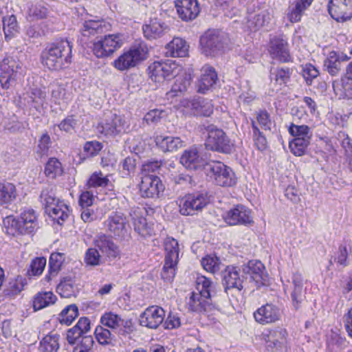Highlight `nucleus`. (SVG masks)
Returning a JSON list of instances; mask_svg holds the SVG:
<instances>
[{"label": "nucleus", "mask_w": 352, "mask_h": 352, "mask_svg": "<svg viewBox=\"0 0 352 352\" xmlns=\"http://www.w3.org/2000/svg\"><path fill=\"white\" fill-rule=\"evenodd\" d=\"M72 47L67 40L52 43L43 52V63L51 70L67 67L72 62Z\"/></svg>", "instance_id": "f257e3e1"}, {"label": "nucleus", "mask_w": 352, "mask_h": 352, "mask_svg": "<svg viewBox=\"0 0 352 352\" xmlns=\"http://www.w3.org/2000/svg\"><path fill=\"white\" fill-rule=\"evenodd\" d=\"M197 289L199 292L192 293L188 302L190 310L202 312L217 309L218 305L212 300L214 297L212 294V281L205 276H201L197 278Z\"/></svg>", "instance_id": "f03ea898"}, {"label": "nucleus", "mask_w": 352, "mask_h": 352, "mask_svg": "<svg viewBox=\"0 0 352 352\" xmlns=\"http://www.w3.org/2000/svg\"><path fill=\"white\" fill-rule=\"evenodd\" d=\"M207 177L216 185L232 187L236 185L237 178L232 169L219 161L207 162L204 166Z\"/></svg>", "instance_id": "7ed1b4c3"}, {"label": "nucleus", "mask_w": 352, "mask_h": 352, "mask_svg": "<svg viewBox=\"0 0 352 352\" xmlns=\"http://www.w3.org/2000/svg\"><path fill=\"white\" fill-rule=\"evenodd\" d=\"M148 52V49L145 43L135 44L116 58L113 65L121 72L128 70L146 59Z\"/></svg>", "instance_id": "20e7f679"}, {"label": "nucleus", "mask_w": 352, "mask_h": 352, "mask_svg": "<svg viewBox=\"0 0 352 352\" xmlns=\"http://www.w3.org/2000/svg\"><path fill=\"white\" fill-rule=\"evenodd\" d=\"M226 34L218 30H209L199 40L202 54L206 56L214 57L220 54L226 45Z\"/></svg>", "instance_id": "39448f33"}, {"label": "nucleus", "mask_w": 352, "mask_h": 352, "mask_svg": "<svg viewBox=\"0 0 352 352\" xmlns=\"http://www.w3.org/2000/svg\"><path fill=\"white\" fill-rule=\"evenodd\" d=\"M165 258L164 265L161 273L162 278L171 282L175 278L179 261V243L173 238L168 237L164 241Z\"/></svg>", "instance_id": "423d86ee"}, {"label": "nucleus", "mask_w": 352, "mask_h": 352, "mask_svg": "<svg viewBox=\"0 0 352 352\" xmlns=\"http://www.w3.org/2000/svg\"><path fill=\"white\" fill-rule=\"evenodd\" d=\"M129 129V124L124 117L112 112L106 113L103 120L97 126L100 133L109 137L120 135L126 133Z\"/></svg>", "instance_id": "0eeeda50"}, {"label": "nucleus", "mask_w": 352, "mask_h": 352, "mask_svg": "<svg viewBox=\"0 0 352 352\" xmlns=\"http://www.w3.org/2000/svg\"><path fill=\"white\" fill-rule=\"evenodd\" d=\"M206 146L210 150L226 154L231 153L234 149V143L226 133L214 126H208Z\"/></svg>", "instance_id": "6e6552de"}, {"label": "nucleus", "mask_w": 352, "mask_h": 352, "mask_svg": "<svg viewBox=\"0 0 352 352\" xmlns=\"http://www.w3.org/2000/svg\"><path fill=\"white\" fill-rule=\"evenodd\" d=\"M21 63L13 57H6L0 63V87L9 89L14 86L21 73Z\"/></svg>", "instance_id": "1a4fd4ad"}, {"label": "nucleus", "mask_w": 352, "mask_h": 352, "mask_svg": "<svg viewBox=\"0 0 352 352\" xmlns=\"http://www.w3.org/2000/svg\"><path fill=\"white\" fill-rule=\"evenodd\" d=\"M206 192H197L187 194L178 200L179 212L184 216L194 215L201 211L208 204Z\"/></svg>", "instance_id": "9d476101"}, {"label": "nucleus", "mask_w": 352, "mask_h": 352, "mask_svg": "<svg viewBox=\"0 0 352 352\" xmlns=\"http://www.w3.org/2000/svg\"><path fill=\"white\" fill-rule=\"evenodd\" d=\"M148 70L153 81L161 82L175 77L179 68L172 62L155 61L149 65Z\"/></svg>", "instance_id": "9b49d317"}, {"label": "nucleus", "mask_w": 352, "mask_h": 352, "mask_svg": "<svg viewBox=\"0 0 352 352\" xmlns=\"http://www.w3.org/2000/svg\"><path fill=\"white\" fill-rule=\"evenodd\" d=\"M100 322L110 328L115 334L124 336L131 331V322L113 312L104 314L100 318Z\"/></svg>", "instance_id": "f8f14e48"}, {"label": "nucleus", "mask_w": 352, "mask_h": 352, "mask_svg": "<svg viewBox=\"0 0 352 352\" xmlns=\"http://www.w3.org/2000/svg\"><path fill=\"white\" fill-rule=\"evenodd\" d=\"M223 219L230 226H251L254 223L251 210L243 205H237L227 211Z\"/></svg>", "instance_id": "ddd939ff"}, {"label": "nucleus", "mask_w": 352, "mask_h": 352, "mask_svg": "<svg viewBox=\"0 0 352 352\" xmlns=\"http://www.w3.org/2000/svg\"><path fill=\"white\" fill-rule=\"evenodd\" d=\"M287 332L286 329L276 328L263 334L267 352H283L286 348Z\"/></svg>", "instance_id": "4468645a"}, {"label": "nucleus", "mask_w": 352, "mask_h": 352, "mask_svg": "<svg viewBox=\"0 0 352 352\" xmlns=\"http://www.w3.org/2000/svg\"><path fill=\"white\" fill-rule=\"evenodd\" d=\"M107 230L114 236L123 238L129 228L126 217L120 212H113L109 215L106 222Z\"/></svg>", "instance_id": "2eb2a0df"}, {"label": "nucleus", "mask_w": 352, "mask_h": 352, "mask_svg": "<svg viewBox=\"0 0 352 352\" xmlns=\"http://www.w3.org/2000/svg\"><path fill=\"white\" fill-rule=\"evenodd\" d=\"M164 190V186L156 175L142 176V181L140 184V191L142 197L146 198H156Z\"/></svg>", "instance_id": "dca6fc26"}, {"label": "nucleus", "mask_w": 352, "mask_h": 352, "mask_svg": "<svg viewBox=\"0 0 352 352\" xmlns=\"http://www.w3.org/2000/svg\"><path fill=\"white\" fill-rule=\"evenodd\" d=\"M328 11L338 21L350 19L352 17V0H329Z\"/></svg>", "instance_id": "f3484780"}, {"label": "nucleus", "mask_w": 352, "mask_h": 352, "mask_svg": "<svg viewBox=\"0 0 352 352\" xmlns=\"http://www.w3.org/2000/svg\"><path fill=\"white\" fill-rule=\"evenodd\" d=\"M165 311L158 306H151L140 315V324L150 329H156L164 320Z\"/></svg>", "instance_id": "a211bd4d"}, {"label": "nucleus", "mask_w": 352, "mask_h": 352, "mask_svg": "<svg viewBox=\"0 0 352 352\" xmlns=\"http://www.w3.org/2000/svg\"><path fill=\"white\" fill-rule=\"evenodd\" d=\"M269 52L273 58L280 62L287 63L292 59L287 41L283 36H274L270 39Z\"/></svg>", "instance_id": "6ab92c4d"}, {"label": "nucleus", "mask_w": 352, "mask_h": 352, "mask_svg": "<svg viewBox=\"0 0 352 352\" xmlns=\"http://www.w3.org/2000/svg\"><path fill=\"white\" fill-rule=\"evenodd\" d=\"M175 5L179 18L184 21L195 19L200 12L197 0H175Z\"/></svg>", "instance_id": "aec40b11"}, {"label": "nucleus", "mask_w": 352, "mask_h": 352, "mask_svg": "<svg viewBox=\"0 0 352 352\" xmlns=\"http://www.w3.org/2000/svg\"><path fill=\"white\" fill-rule=\"evenodd\" d=\"M243 272L250 276V278L256 283L257 287L264 285L267 276L264 265L259 261H250L243 266Z\"/></svg>", "instance_id": "412c9836"}, {"label": "nucleus", "mask_w": 352, "mask_h": 352, "mask_svg": "<svg viewBox=\"0 0 352 352\" xmlns=\"http://www.w3.org/2000/svg\"><path fill=\"white\" fill-rule=\"evenodd\" d=\"M254 317L261 324H270L280 319V311L276 305L267 303L258 308L254 313Z\"/></svg>", "instance_id": "4be33fe9"}, {"label": "nucleus", "mask_w": 352, "mask_h": 352, "mask_svg": "<svg viewBox=\"0 0 352 352\" xmlns=\"http://www.w3.org/2000/svg\"><path fill=\"white\" fill-rule=\"evenodd\" d=\"M240 269L234 266H226L222 270L223 283L225 290L236 289L238 291L243 289V279L239 275Z\"/></svg>", "instance_id": "5701e85b"}, {"label": "nucleus", "mask_w": 352, "mask_h": 352, "mask_svg": "<svg viewBox=\"0 0 352 352\" xmlns=\"http://www.w3.org/2000/svg\"><path fill=\"white\" fill-rule=\"evenodd\" d=\"M218 80L217 73L215 69L208 65H205L201 69V75L197 84V91L205 94L212 89Z\"/></svg>", "instance_id": "b1692460"}, {"label": "nucleus", "mask_w": 352, "mask_h": 352, "mask_svg": "<svg viewBox=\"0 0 352 352\" xmlns=\"http://www.w3.org/2000/svg\"><path fill=\"white\" fill-rule=\"evenodd\" d=\"M129 216L133 221L135 231L140 235L146 237L153 234V227L148 224L146 219L143 217L142 211L140 208H131Z\"/></svg>", "instance_id": "393cba45"}, {"label": "nucleus", "mask_w": 352, "mask_h": 352, "mask_svg": "<svg viewBox=\"0 0 352 352\" xmlns=\"http://www.w3.org/2000/svg\"><path fill=\"white\" fill-rule=\"evenodd\" d=\"M180 162L190 170H197L202 166L204 168L206 164L196 147L185 150L180 157Z\"/></svg>", "instance_id": "a878e982"}, {"label": "nucleus", "mask_w": 352, "mask_h": 352, "mask_svg": "<svg viewBox=\"0 0 352 352\" xmlns=\"http://www.w3.org/2000/svg\"><path fill=\"white\" fill-rule=\"evenodd\" d=\"M111 28V24L103 19H89L84 22L82 34L85 36L102 34L109 31Z\"/></svg>", "instance_id": "bb28decb"}, {"label": "nucleus", "mask_w": 352, "mask_h": 352, "mask_svg": "<svg viewBox=\"0 0 352 352\" xmlns=\"http://www.w3.org/2000/svg\"><path fill=\"white\" fill-rule=\"evenodd\" d=\"M292 291L291 299L292 305L298 309L305 299V289L303 288L304 279L299 273H295L292 277Z\"/></svg>", "instance_id": "cd10ccee"}, {"label": "nucleus", "mask_w": 352, "mask_h": 352, "mask_svg": "<svg viewBox=\"0 0 352 352\" xmlns=\"http://www.w3.org/2000/svg\"><path fill=\"white\" fill-rule=\"evenodd\" d=\"M95 246L104 254L110 258H116L119 255L118 247L113 243L111 238L104 234H98L94 239Z\"/></svg>", "instance_id": "c85d7f7f"}, {"label": "nucleus", "mask_w": 352, "mask_h": 352, "mask_svg": "<svg viewBox=\"0 0 352 352\" xmlns=\"http://www.w3.org/2000/svg\"><path fill=\"white\" fill-rule=\"evenodd\" d=\"M157 146L163 152H174L184 146V142L179 137L157 135L155 137Z\"/></svg>", "instance_id": "c756f323"}, {"label": "nucleus", "mask_w": 352, "mask_h": 352, "mask_svg": "<svg viewBox=\"0 0 352 352\" xmlns=\"http://www.w3.org/2000/svg\"><path fill=\"white\" fill-rule=\"evenodd\" d=\"M349 59L346 54L332 51L324 60V67L330 75L336 76L341 69L342 63Z\"/></svg>", "instance_id": "7c9ffc66"}, {"label": "nucleus", "mask_w": 352, "mask_h": 352, "mask_svg": "<svg viewBox=\"0 0 352 352\" xmlns=\"http://www.w3.org/2000/svg\"><path fill=\"white\" fill-rule=\"evenodd\" d=\"M18 219L25 234H32L38 228L37 215L33 209H25Z\"/></svg>", "instance_id": "2f4dec72"}, {"label": "nucleus", "mask_w": 352, "mask_h": 352, "mask_svg": "<svg viewBox=\"0 0 352 352\" xmlns=\"http://www.w3.org/2000/svg\"><path fill=\"white\" fill-rule=\"evenodd\" d=\"M189 45L179 37H175L166 46V55L170 57H185L188 54Z\"/></svg>", "instance_id": "473e14b6"}, {"label": "nucleus", "mask_w": 352, "mask_h": 352, "mask_svg": "<svg viewBox=\"0 0 352 352\" xmlns=\"http://www.w3.org/2000/svg\"><path fill=\"white\" fill-rule=\"evenodd\" d=\"M270 19V13L266 10H261L258 13H248L246 19V25L250 31H256L268 24Z\"/></svg>", "instance_id": "72a5a7b5"}, {"label": "nucleus", "mask_w": 352, "mask_h": 352, "mask_svg": "<svg viewBox=\"0 0 352 352\" xmlns=\"http://www.w3.org/2000/svg\"><path fill=\"white\" fill-rule=\"evenodd\" d=\"M167 27L157 19H151L142 27L144 35L148 39H156L162 36Z\"/></svg>", "instance_id": "f704fd0d"}, {"label": "nucleus", "mask_w": 352, "mask_h": 352, "mask_svg": "<svg viewBox=\"0 0 352 352\" xmlns=\"http://www.w3.org/2000/svg\"><path fill=\"white\" fill-rule=\"evenodd\" d=\"M190 108L196 116H209L213 112L211 100L202 97L193 99L190 102Z\"/></svg>", "instance_id": "c9c22d12"}, {"label": "nucleus", "mask_w": 352, "mask_h": 352, "mask_svg": "<svg viewBox=\"0 0 352 352\" xmlns=\"http://www.w3.org/2000/svg\"><path fill=\"white\" fill-rule=\"evenodd\" d=\"M60 336L57 333L50 332L40 342L39 352H57L60 348Z\"/></svg>", "instance_id": "e433bc0d"}, {"label": "nucleus", "mask_w": 352, "mask_h": 352, "mask_svg": "<svg viewBox=\"0 0 352 352\" xmlns=\"http://www.w3.org/2000/svg\"><path fill=\"white\" fill-rule=\"evenodd\" d=\"M17 196L16 186L10 182H0V206L12 203Z\"/></svg>", "instance_id": "4c0bfd02"}, {"label": "nucleus", "mask_w": 352, "mask_h": 352, "mask_svg": "<svg viewBox=\"0 0 352 352\" xmlns=\"http://www.w3.org/2000/svg\"><path fill=\"white\" fill-rule=\"evenodd\" d=\"M56 296L52 292H41L36 294L33 300V308L38 311L53 305L56 301Z\"/></svg>", "instance_id": "58836bf2"}, {"label": "nucleus", "mask_w": 352, "mask_h": 352, "mask_svg": "<svg viewBox=\"0 0 352 352\" xmlns=\"http://www.w3.org/2000/svg\"><path fill=\"white\" fill-rule=\"evenodd\" d=\"M203 267L212 274H217L222 271L225 265L216 255H206L201 260Z\"/></svg>", "instance_id": "ea45409f"}, {"label": "nucleus", "mask_w": 352, "mask_h": 352, "mask_svg": "<svg viewBox=\"0 0 352 352\" xmlns=\"http://www.w3.org/2000/svg\"><path fill=\"white\" fill-rule=\"evenodd\" d=\"M3 223L8 234L12 236L25 234L24 230L21 229L19 219H16L13 216H8L3 219Z\"/></svg>", "instance_id": "a19ab883"}, {"label": "nucleus", "mask_w": 352, "mask_h": 352, "mask_svg": "<svg viewBox=\"0 0 352 352\" xmlns=\"http://www.w3.org/2000/svg\"><path fill=\"white\" fill-rule=\"evenodd\" d=\"M50 207L46 212L58 224H62L60 221H64L68 217L67 207L61 201Z\"/></svg>", "instance_id": "79ce46f5"}, {"label": "nucleus", "mask_w": 352, "mask_h": 352, "mask_svg": "<svg viewBox=\"0 0 352 352\" xmlns=\"http://www.w3.org/2000/svg\"><path fill=\"white\" fill-rule=\"evenodd\" d=\"M292 69L289 67H278L271 69L270 78L276 83L281 85L286 84L290 79Z\"/></svg>", "instance_id": "37998d69"}, {"label": "nucleus", "mask_w": 352, "mask_h": 352, "mask_svg": "<svg viewBox=\"0 0 352 352\" xmlns=\"http://www.w3.org/2000/svg\"><path fill=\"white\" fill-rule=\"evenodd\" d=\"M345 81L342 79V84L333 83V88L335 94L338 99L352 100V81L348 80Z\"/></svg>", "instance_id": "c03bdc74"}, {"label": "nucleus", "mask_w": 352, "mask_h": 352, "mask_svg": "<svg viewBox=\"0 0 352 352\" xmlns=\"http://www.w3.org/2000/svg\"><path fill=\"white\" fill-rule=\"evenodd\" d=\"M175 77L176 79L170 92L172 96H177L178 92L186 91L190 85V78L186 74L179 75L178 74V70H177V74Z\"/></svg>", "instance_id": "a18cd8bd"}, {"label": "nucleus", "mask_w": 352, "mask_h": 352, "mask_svg": "<svg viewBox=\"0 0 352 352\" xmlns=\"http://www.w3.org/2000/svg\"><path fill=\"white\" fill-rule=\"evenodd\" d=\"M40 201L45 206V211L48 210L50 206H54L56 204L60 202L59 199L56 197L54 187L52 186H47L44 188L40 195Z\"/></svg>", "instance_id": "49530a36"}, {"label": "nucleus", "mask_w": 352, "mask_h": 352, "mask_svg": "<svg viewBox=\"0 0 352 352\" xmlns=\"http://www.w3.org/2000/svg\"><path fill=\"white\" fill-rule=\"evenodd\" d=\"M3 31L6 40H9L14 37L18 32L19 27L14 15H10L4 17L3 19Z\"/></svg>", "instance_id": "de8ad7c7"}, {"label": "nucleus", "mask_w": 352, "mask_h": 352, "mask_svg": "<svg viewBox=\"0 0 352 352\" xmlns=\"http://www.w3.org/2000/svg\"><path fill=\"white\" fill-rule=\"evenodd\" d=\"M78 316V307L74 305H69L66 307L60 314L58 320L61 324L70 325Z\"/></svg>", "instance_id": "09e8293b"}, {"label": "nucleus", "mask_w": 352, "mask_h": 352, "mask_svg": "<svg viewBox=\"0 0 352 352\" xmlns=\"http://www.w3.org/2000/svg\"><path fill=\"white\" fill-rule=\"evenodd\" d=\"M311 138H294L289 142V148L292 153L296 156H302L305 154L306 149L310 144Z\"/></svg>", "instance_id": "8fccbe9b"}, {"label": "nucleus", "mask_w": 352, "mask_h": 352, "mask_svg": "<svg viewBox=\"0 0 352 352\" xmlns=\"http://www.w3.org/2000/svg\"><path fill=\"white\" fill-rule=\"evenodd\" d=\"M94 333L98 342L103 345L109 344L116 340L115 333L102 326H98Z\"/></svg>", "instance_id": "3c124183"}, {"label": "nucleus", "mask_w": 352, "mask_h": 352, "mask_svg": "<svg viewBox=\"0 0 352 352\" xmlns=\"http://www.w3.org/2000/svg\"><path fill=\"white\" fill-rule=\"evenodd\" d=\"M63 173V168L61 163L54 157L50 158L46 163L45 168V175L51 178L54 179L56 177L60 175Z\"/></svg>", "instance_id": "603ef678"}, {"label": "nucleus", "mask_w": 352, "mask_h": 352, "mask_svg": "<svg viewBox=\"0 0 352 352\" xmlns=\"http://www.w3.org/2000/svg\"><path fill=\"white\" fill-rule=\"evenodd\" d=\"M92 52L98 58H106L111 56V51L106 45L103 36L97 37L93 43Z\"/></svg>", "instance_id": "864d4df0"}, {"label": "nucleus", "mask_w": 352, "mask_h": 352, "mask_svg": "<svg viewBox=\"0 0 352 352\" xmlns=\"http://www.w3.org/2000/svg\"><path fill=\"white\" fill-rule=\"evenodd\" d=\"M111 54L120 48L123 44V35L121 34H110L103 36Z\"/></svg>", "instance_id": "5fc2aeb1"}, {"label": "nucleus", "mask_w": 352, "mask_h": 352, "mask_svg": "<svg viewBox=\"0 0 352 352\" xmlns=\"http://www.w3.org/2000/svg\"><path fill=\"white\" fill-rule=\"evenodd\" d=\"M109 182V179L107 176L100 171H96L91 174L87 181V186L89 188L106 187Z\"/></svg>", "instance_id": "6e6d98bb"}, {"label": "nucleus", "mask_w": 352, "mask_h": 352, "mask_svg": "<svg viewBox=\"0 0 352 352\" xmlns=\"http://www.w3.org/2000/svg\"><path fill=\"white\" fill-rule=\"evenodd\" d=\"M289 132L294 138H311L312 136L311 129L307 125H297L292 123L289 127Z\"/></svg>", "instance_id": "4d7b16f0"}, {"label": "nucleus", "mask_w": 352, "mask_h": 352, "mask_svg": "<svg viewBox=\"0 0 352 352\" xmlns=\"http://www.w3.org/2000/svg\"><path fill=\"white\" fill-rule=\"evenodd\" d=\"M57 292L63 298H69L74 296V283L69 279H64L57 286Z\"/></svg>", "instance_id": "13d9d810"}, {"label": "nucleus", "mask_w": 352, "mask_h": 352, "mask_svg": "<svg viewBox=\"0 0 352 352\" xmlns=\"http://www.w3.org/2000/svg\"><path fill=\"white\" fill-rule=\"evenodd\" d=\"M94 341L91 336H85L77 343L73 352H92Z\"/></svg>", "instance_id": "bf43d9fd"}, {"label": "nucleus", "mask_w": 352, "mask_h": 352, "mask_svg": "<svg viewBox=\"0 0 352 352\" xmlns=\"http://www.w3.org/2000/svg\"><path fill=\"white\" fill-rule=\"evenodd\" d=\"M304 11L296 6L293 2H290L287 13V19L292 23L300 21L304 14Z\"/></svg>", "instance_id": "052dcab7"}, {"label": "nucleus", "mask_w": 352, "mask_h": 352, "mask_svg": "<svg viewBox=\"0 0 352 352\" xmlns=\"http://www.w3.org/2000/svg\"><path fill=\"white\" fill-rule=\"evenodd\" d=\"M78 124V120L74 115L68 116L63 120L57 126L60 131L66 133H72Z\"/></svg>", "instance_id": "680f3d73"}, {"label": "nucleus", "mask_w": 352, "mask_h": 352, "mask_svg": "<svg viewBox=\"0 0 352 352\" xmlns=\"http://www.w3.org/2000/svg\"><path fill=\"white\" fill-rule=\"evenodd\" d=\"M100 258L98 251L96 248H89L85 252V262L90 266H97L100 264Z\"/></svg>", "instance_id": "e2e57ef3"}, {"label": "nucleus", "mask_w": 352, "mask_h": 352, "mask_svg": "<svg viewBox=\"0 0 352 352\" xmlns=\"http://www.w3.org/2000/svg\"><path fill=\"white\" fill-rule=\"evenodd\" d=\"M63 263V254L60 253H52L50 257L49 266L51 274H56Z\"/></svg>", "instance_id": "0e129e2a"}, {"label": "nucleus", "mask_w": 352, "mask_h": 352, "mask_svg": "<svg viewBox=\"0 0 352 352\" xmlns=\"http://www.w3.org/2000/svg\"><path fill=\"white\" fill-rule=\"evenodd\" d=\"M45 265L46 259L45 258H36L32 261L28 273L33 276L40 275L42 274Z\"/></svg>", "instance_id": "69168bd1"}, {"label": "nucleus", "mask_w": 352, "mask_h": 352, "mask_svg": "<svg viewBox=\"0 0 352 352\" xmlns=\"http://www.w3.org/2000/svg\"><path fill=\"white\" fill-rule=\"evenodd\" d=\"M302 74L307 84L311 85L313 80L319 75V71L311 64H306L302 69Z\"/></svg>", "instance_id": "338daca9"}, {"label": "nucleus", "mask_w": 352, "mask_h": 352, "mask_svg": "<svg viewBox=\"0 0 352 352\" xmlns=\"http://www.w3.org/2000/svg\"><path fill=\"white\" fill-rule=\"evenodd\" d=\"M252 128L254 133V141L256 146L260 151L265 150L267 147V140L265 137L259 131L258 128L255 126L254 122H252Z\"/></svg>", "instance_id": "774afa93"}]
</instances>
